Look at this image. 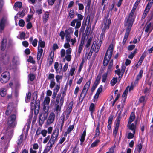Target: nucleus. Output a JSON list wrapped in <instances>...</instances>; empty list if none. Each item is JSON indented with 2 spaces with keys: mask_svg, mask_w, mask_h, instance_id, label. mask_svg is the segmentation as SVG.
Masks as SVG:
<instances>
[{
  "mask_svg": "<svg viewBox=\"0 0 153 153\" xmlns=\"http://www.w3.org/2000/svg\"><path fill=\"white\" fill-rule=\"evenodd\" d=\"M108 73H105L102 75V82H105L107 79Z\"/></svg>",
  "mask_w": 153,
  "mask_h": 153,
  "instance_id": "nucleus-33",
  "label": "nucleus"
},
{
  "mask_svg": "<svg viewBox=\"0 0 153 153\" xmlns=\"http://www.w3.org/2000/svg\"><path fill=\"white\" fill-rule=\"evenodd\" d=\"M55 116L53 112H51L49 116L48 119L47 121V124L50 125L53 123L54 121Z\"/></svg>",
  "mask_w": 153,
  "mask_h": 153,
  "instance_id": "nucleus-11",
  "label": "nucleus"
},
{
  "mask_svg": "<svg viewBox=\"0 0 153 153\" xmlns=\"http://www.w3.org/2000/svg\"><path fill=\"white\" fill-rule=\"evenodd\" d=\"M16 110L15 106L12 102H10L9 103L7 109L6 111V114L7 115H9L11 113H14L16 112Z\"/></svg>",
  "mask_w": 153,
  "mask_h": 153,
  "instance_id": "nucleus-4",
  "label": "nucleus"
},
{
  "mask_svg": "<svg viewBox=\"0 0 153 153\" xmlns=\"http://www.w3.org/2000/svg\"><path fill=\"white\" fill-rule=\"evenodd\" d=\"M153 3V0H150L147 5V7H148V8H150Z\"/></svg>",
  "mask_w": 153,
  "mask_h": 153,
  "instance_id": "nucleus-64",
  "label": "nucleus"
},
{
  "mask_svg": "<svg viewBox=\"0 0 153 153\" xmlns=\"http://www.w3.org/2000/svg\"><path fill=\"white\" fill-rule=\"evenodd\" d=\"M65 34L64 31H62L60 32L59 33V36L61 37L62 40H63L64 39Z\"/></svg>",
  "mask_w": 153,
  "mask_h": 153,
  "instance_id": "nucleus-51",
  "label": "nucleus"
},
{
  "mask_svg": "<svg viewBox=\"0 0 153 153\" xmlns=\"http://www.w3.org/2000/svg\"><path fill=\"white\" fill-rule=\"evenodd\" d=\"M65 58L67 61H70L71 59V56L70 54L66 55L65 56Z\"/></svg>",
  "mask_w": 153,
  "mask_h": 153,
  "instance_id": "nucleus-63",
  "label": "nucleus"
},
{
  "mask_svg": "<svg viewBox=\"0 0 153 153\" xmlns=\"http://www.w3.org/2000/svg\"><path fill=\"white\" fill-rule=\"evenodd\" d=\"M50 101V98L48 97H46L44 99L43 103L44 105H46L48 106L49 105Z\"/></svg>",
  "mask_w": 153,
  "mask_h": 153,
  "instance_id": "nucleus-31",
  "label": "nucleus"
},
{
  "mask_svg": "<svg viewBox=\"0 0 153 153\" xmlns=\"http://www.w3.org/2000/svg\"><path fill=\"white\" fill-rule=\"evenodd\" d=\"M73 29L72 27H69L65 31V36H71L73 32Z\"/></svg>",
  "mask_w": 153,
  "mask_h": 153,
  "instance_id": "nucleus-13",
  "label": "nucleus"
},
{
  "mask_svg": "<svg viewBox=\"0 0 153 153\" xmlns=\"http://www.w3.org/2000/svg\"><path fill=\"white\" fill-rule=\"evenodd\" d=\"M91 79L88 81L85 84L83 89L84 90H87V91L89 88L91 84Z\"/></svg>",
  "mask_w": 153,
  "mask_h": 153,
  "instance_id": "nucleus-24",
  "label": "nucleus"
},
{
  "mask_svg": "<svg viewBox=\"0 0 153 153\" xmlns=\"http://www.w3.org/2000/svg\"><path fill=\"white\" fill-rule=\"evenodd\" d=\"M119 126H115V129L113 132V135L114 137H116V136L118 130V129Z\"/></svg>",
  "mask_w": 153,
  "mask_h": 153,
  "instance_id": "nucleus-53",
  "label": "nucleus"
},
{
  "mask_svg": "<svg viewBox=\"0 0 153 153\" xmlns=\"http://www.w3.org/2000/svg\"><path fill=\"white\" fill-rule=\"evenodd\" d=\"M105 33V29H102V33H101V34H100V40H99V42L102 43V41L103 37L104 36Z\"/></svg>",
  "mask_w": 153,
  "mask_h": 153,
  "instance_id": "nucleus-27",
  "label": "nucleus"
},
{
  "mask_svg": "<svg viewBox=\"0 0 153 153\" xmlns=\"http://www.w3.org/2000/svg\"><path fill=\"white\" fill-rule=\"evenodd\" d=\"M113 65L109 64L108 66V68L107 72L106 73H107L108 74H109L110 73L112 70V67Z\"/></svg>",
  "mask_w": 153,
  "mask_h": 153,
  "instance_id": "nucleus-55",
  "label": "nucleus"
},
{
  "mask_svg": "<svg viewBox=\"0 0 153 153\" xmlns=\"http://www.w3.org/2000/svg\"><path fill=\"white\" fill-rule=\"evenodd\" d=\"M49 13L48 12H46L44 14V15L43 16V22L45 23L47 22V21L48 20L49 18Z\"/></svg>",
  "mask_w": 153,
  "mask_h": 153,
  "instance_id": "nucleus-18",
  "label": "nucleus"
},
{
  "mask_svg": "<svg viewBox=\"0 0 153 153\" xmlns=\"http://www.w3.org/2000/svg\"><path fill=\"white\" fill-rule=\"evenodd\" d=\"M121 119V117L120 116V114L119 113L118 116L117 117V121L116 124V126H119L120 122Z\"/></svg>",
  "mask_w": 153,
  "mask_h": 153,
  "instance_id": "nucleus-45",
  "label": "nucleus"
},
{
  "mask_svg": "<svg viewBox=\"0 0 153 153\" xmlns=\"http://www.w3.org/2000/svg\"><path fill=\"white\" fill-rule=\"evenodd\" d=\"M73 105V102L72 101L68 105V106L67 108V109L66 111H69L70 112H71L72 109V106Z\"/></svg>",
  "mask_w": 153,
  "mask_h": 153,
  "instance_id": "nucleus-32",
  "label": "nucleus"
},
{
  "mask_svg": "<svg viewBox=\"0 0 153 153\" xmlns=\"http://www.w3.org/2000/svg\"><path fill=\"white\" fill-rule=\"evenodd\" d=\"M12 62L14 65H17L19 62V59L18 57L17 56H14Z\"/></svg>",
  "mask_w": 153,
  "mask_h": 153,
  "instance_id": "nucleus-29",
  "label": "nucleus"
},
{
  "mask_svg": "<svg viewBox=\"0 0 153 153\" xmlns=\"http://www.w3.org/2000/svg\"><path fill=\"white\" fill-rule=\"evenodd\" d=\"M48 114L49 113H45L44 112H43L42 113H40V114H42V116L43 115V118H44V120H46L48 117Z\"/></svg>",
  "mask_w": 153,
  "mask_h": 153,
  "instance_id": "nucleus-58",
  "label": "nucleus"
},
{
  "mask_svg": "<svg viewBox=\"0 0 153 153\" xmlns=\"http://www.w3.org/2000/svg\"><path fill=\"white\" fill-rule=\"evenodd\" d=\"M151 23H149L147 25L145 30V31L146 32H147L149 31H150V32L151 31L152 29H151Z\"/></svg>",
  "mask_w": 153,
  "mask_h": 153,
  "instance_id": "nucleus-35",
  "label": "nucleus"
},
{
  "mask_svg": "<svg viewBox=\"0 0 153 153\" xmlns=\"http://www.w3.org/2000/svg\"><path fill=\"white\" fill-rule=\"evenodd\" d=\"M100 142V140H97L95 142H94L91 144V147H93L97 146L98 143Z\"/></svg>",
  "mask_w": 153,
  "mask_h": 153,
  "instance_id": "nucleus-50",
  "label": "nucleus"
},
{
  "mask_svg": "<svg viewBox=\"0 0 153 153\" xmlns=\"http://www.w3.org/2000/svg\"><path fill=\"white\" fill-rule=\"evenodd\" d=\"M128 127L129 129L133 131V133L134 134L135 133L136 126L134 123L131 124V123H128Z\"/></svg>",
  "mask_w": 153,
  "mask_h": 153,
  "instance_id": "nucleus-16",
  "label": "nucleus"
},
{
  "mask_svg": "<svg viewBox=\"0 0 153 153\" xmlns=\"http://www.w3.org/2000/svg\"><path fill=\"white\" fill-rule=\"evenodd\" d=\"M6 43L7 39L4 38L2 41L1 45V49L2 50L4 51L5 50L6 46Z\"/></svg>",
  "mask_w": 153,
  "mask_h": 153,
  "instance_id": "nucleus-12",
  "label": "nucleus"
},
{
  "mask_svg": "<svg viewBox=\"0 0 153 153\" xmlns=\"http://www.w3.org/2000/svg\"><path fill=\"white\" fill-rule=\"evenodd\" d=\"M83 45V43L82 42L79 45L78 51V53L79 54H80L82 50Z\"/></svg>",
  "mask_w": 153,
  "mask_h": 153,
  "instance_id": "nucleus-41",
  "label": "nucleus"
},
{
  "mask_svg": "<svg viewBox=\"0 0 153 153\" xmlns=\"http://www.w3.org/2000/svg\"><path fill=\"white\" fill-rule=\"evenodd\" d=\"M104 24L103 25V27L102 29H105L106 30V29H108L110 27V25L111 23V20L109 18L108 19L104 18L103 20Z\"/></svg>",
  "mask_w": 153,
  "mask_h": 153,
  "instance_id": "nucleus-8",
  "label": "nucleus"
},
{
  "mask_svg": "<svg viewBox=\"0 0 153 153\" xmlns=\"http://www.w3.org/2000/svg\"><path fill=\"white\" fill-rule=\"evenodd\" d=\"M113 116L112 115H110L108 119V125H111L112 121L113 118Z\"/></svg>",
  "mask_w": 153,
  "mask_h": 153,
  "instance_id": "nucleus-56",
  "label": "nucleus"
},
{
  "mask_svg": "<svg viewBox=\"0 0 153 153\" xmlns=\"http://www.w3.org/2000/svg\"><path fill=\"white\" fill-rule=\"evenodd\" d=\"M94 109V105L93 103H91L89 107V110L91 111V114H92Z\"/></svg>",
  "mask_w": 153,
  "mask_h": 153,
  "instance_id": "nucleus-48",
  "label": "nucleus"
},
{
  "mask_svg": "<svg viewBox=\"0 0 153 153\" xmlns=\"http://www.w3.org/2000/svg\"><path fill=\"white\" fill-rule=\"evenodd\" d=\"M96 43V42H94L93 43V44L91 46L90 51L88 55V56H87V59H90V58L92 55V53H93V50H94V48L95 47V45L94 46V45H95Z\"/></svg>",
  "mask_w": 153,
  "mask_h": 153,
  "instance_id": "nucleus-17",
  "label": "nucleus"
},
{
  "mask_svg": "<svg viewBox=\"0 0 153 153\" xmlns=\"http://www.w3.org/2000/svg\"><path fill=\"white\" fill-rule=\"evenodd\" d=\"M113 51V45L112 44H111L107 51L105 57H107V56H108V59H110L112 57Z\"/></svg>",
  "mask_w": 153,
  "mask_h": 153,
  "instance_id": "nucleus-7",
  "label": "nucleus"
},
{
  "mask_svg": "<svg viewBox=\"0 0 153 153\" xmlns=\"http://www.w3.org/2000/svg\"><path fill=\"white\" fill-rule=\"evenodd\" d=\"M54 75L53 74H50L48 77V79L51 80H54Z\"/></svg>",
  "mask_w": 153,
  "mask_h": 153,
  "instance_id": "nucleus-42",
  "label": "nucleus"
},
{
  "mask_svg": "<svg viewBox=\"0 0 153 153\" xmlns=\"http://www.w3.org/2000/svg\"><path fill=\"white\" fill-rule=\"evenodd\" d=\"M6 90L5 88H2L0 91V94L1 97H4L6 94Z\"/></svg>",
  "mask_w": 153,
  "mask_h": 153,
  "instance_id": "nucleus-30",
  "label": "nucleus"
},
{
  "mask_svg": "<svg viewBox=\"0 0 153 153\" xmlns=\"http://www.w3.org/2000/svg\"><path fill=\"white\" fill-rule=\"evenodd\" d=\"M1 77L0 80L1 83H5L9 80L10 75L8 72H5L1 74Z\"/></svg>",
  "mask_w": 153,
  "mask_h": 153,
  "instance_id": "nucleus-5",
  "label": "nucleus"
},
{
  "mask_svg": "<svg viewBox=\"0 0 153 153\" xmlns=\"http://www.w3.org/2000/svg\"><path fill=\"white\" fill-rule=\"evenodd\" d=\"M24 135L22 134L20 136L18 140V142H17V144L18 145H20L22 141V139L23 138Z\"/></svg>",
  "mask_w": 153,
  "mask_h": 153,
  "instance_id": "nucleus-37",
  "label": "nucleus"
},
{
  "mask_svg": "<svg viewBox=\"0 0 153 153\" xmlns=\"http://www.w3.org/2000/svg\"><path fill=\"white\" fill-rule=\"evenodd\" d=\"M129 88V86H127V87L126 88V90L123 92V94L122 95L123 97H126L127 95V94L128 93V89Z\"/></svg>",
  "mask_w": 153,
  "mask_h": 153,
  "instance_id": "nucleus-61",
  "label": "nucleus"
},
{
  "mask_svg": "<svg viewBox=\"0 0 153 153\" xmlns=\"http://www.w3.org/2000/svg\"><path fill=\"white\" fill-rule=\"evenodd\" d=\"M135 118V116L134 115V113L133 112H132L130 116L129 119L128 123H131L133 122Z\"/></svg>",
  "mask_w": 153,
  "mask_h": 153,
  "instance_id": "nucleus-22",
  "label": "nucleus"
},
{
  "mask_svg": "<svg viewBox=\"0 0 153 153\" xmlns=\"http://www.w3.org/2000/svg\"><path fill=\"white\" fill-rule=\"evenodd\" d=\"M65 121V116L60 118L59 120L56 127L53 132L50 138L49 142L47 144L46 149L48 151L50 150L54 144L55 142L57 141L59 135V129L62 131Z\"/></svg>",
  "mask_w": 153,
  "mask_h": 153,
  "instance_id": "nucleus-1",
  "label": "nucleus"
},
{
  "mask_svg": "<svg viewBox=\"0 0 153 153\" xmlns=\"http://www.w3.org/2000/svg\"><path fill=\"white\" fill-rule=\"evenodd\" d=\"M22 6V4L20 2H17L15 3L14 6L15 7L20 8Z\"/></svg>",
  "mask_w": 153,
  "mask_h": 153,
  "instance_id": "nucleus-40",
  "label": "nucleus"
},
{
  "mask_svg": "<svg viewBox=\"0 0 153 153\" xmlns=\"http://www.w3.org/2000/svg\"><path fill=\"white\" fill-rule=\"evenodd\" d=\"M76 22V24L75 27V28L76 29L79 28L81 25V21L79 19H77Z\"/></svg>",
  "mask_w": 153,
  "mask_h": 153,
  "instance_id": "nucleus-38",
  "label": "nucleus"
},
{
  "mask_svg": "<svg viewBox=\"0 0 153 153\" xmlns=\"http://www.w3.org/2000/svg\"><path fill=\"white\" fill-rule=\"evenodd\" d=\"M56 83L54 80L51 81V83L50 85V87L51 88H53L55 85Z\"/></svg>",
  "mask_w": 153,
  "mask_h": 153,
  "instance_id": "nucleus-59",
  "label": "nucleus"
},
{
  "mask_svg": "<svg viewBox=\"0 0 153 153\" xmlns=\"http://www.w3.org/2000/svg\"><path fill=\"white\" fill-rule=\"evenodd\" d=\"M135 11V10L132 9L129 14L128 17L126 18L124 24L125 26H129V27L132 26L134 21V15Z\"/></svg>",
  "mask_w": 153,
  "mask_h": 153,
  "instance_id": "nucleus-3",
  "label": "nucleus"
},
{
  "mask_svg": "<svg viewBox=\"0 0 153 153\" xmlns=\"http://www.w3.org/2000/svg\"><path fill=\"white\" fill-rule=\"evenodd\" d=\"M42 116V114H39V123L40 125H42L44 123L45 121Z\"/></svg>",
  "mask_w": 153,
  "mask_h": 153,
  "instance_id": "nucleus-23",
  "label": "nucleus"
},
{
  "mask_svg": "<svg viewBox=\"0 0 153 153\" xmlns=\"http://www.w3.org/2000/svg\"><path fill=\"white\" fill-rule=\"evenodd\" d=\"M91 40L92 39L91 38H90L88 39L87 42V43L85 45V47L86 48H88L90 46Z\"/></svg>",
  "mask_w": 153,
  "mask_h": 153,
  "instance_id": "nucleus-62",
  "label": "nucleus"
},
{
  "mask_svg": "<svg viewBox=\"0 0 153 153\" xmlns=\"http://www.w3.org/2000/svg\"><path fill=\"white\" fill-rule=\"evenodd\" d=\"M31 94L30 92H28L27 94H26L25 98V101L26 102H30L31 98Z\"/></svg>",
  "mask_w": 153,
  "mask_h": 153,
  "instance_id": "nucleus-25",
  "label": "nucleus"
},
{
  "mask_svg": "<svg viewBox=\"0 0 153 153\" xmlns=\"http://www.w3.org/2000/svg\"><path fill=\"white\" fill-rule=\"evenodd\" d=\"M25 23V21L23 19H20L19 21V25L21 27H23L24 26Z\"/></svg>",
  "mask_w": 153,
  "mask_h": 153,
  "instance_id": "nucleus-49",
  "label": "nucleus"
},
{
  "mask_svg": "<svg viewBox=\"0 0 153 153\" xmlns=\"http://www.w3.org/2000/svg\"><path fill=\"white\" fill-rule=\"evenodd\" d=\"M16 119V116L15 114L11 115L8 118V125L10 127L13 128L15 126L14 123Z\"/></svg>",
  "mask_w": 153,
  "mask_h": 153,
  "instance_id": "nucleus-6",
  "label": "nucleus"
},
{
  "mask_svg": "<svg viewBox=\"0 0 153 153\" xmlns=\"http://www.w3.org/2000/svg\"><path fill=\"white\" fill-rule=\"evenodd\" d=\"M74 128V126L73 125H70L67 130V132L69 134L73 130Z\"/></svg>",
  "mask_w": 153,
  "mask_h": 153,
  "instance_id": "nucleus-47",
  "label": "nucleus"
},
{
  "mask_svg": "<svg viewBox=\"0 0 153 153\" xmlns=\"http://www.w3.org/2000/svg\"><path fill=\"white\" fill-rule=\"evenodd\" d=\"M38 51L37 54V59L38 60H39L42 56L43 50L42 48H40L39 47H38Z\"/></svg>",
  "mask_w": 153,
  "mask_h": 153,
  "instance_id": "nucleus-15",
  "label": "nucleus"
},
{
  "mask_svg": "<svg viewBox=\"0 0 153 153\" xmlns=\"http://www.w3.org/2000/svg\"><path fill=\"white\" fill-rule=\"evenodd\" d=\"M117 78H114L111 81V85L114 86L117 82Z\"/></svg>",
  "mask_w": 153,
  "mask_h": 153,
  "instance_id": "nucleus-43",
  "label": "nucleus"
},
{
  "mask_svg": "<svg viewBox=\"0 0 153 153\" xmlns=\"http://www.w3.org/2000/svg\"><path fill=\"white\" fill-rule=\"evenodd\" d=\"M101 74H99L98 75L94 83L96 84L97 85H98L101 78Z\"/></svg>",
  "mask_w": 153,
  "mask_h": 153,
  "instance_id": "nucleus-28",
  "label": "nucleus"
},
{
  "mask_svg": "<svg viewBox=\"0 0 153 153\" xmlns=\"http://www.w3.org/2000/svg\"><path fill=\"white\" fill-rule=\"evenodd\" d=\"M74 10H70L69 13V16L71 18H72L74 17Z\"/></svg>",
  "mask_w": 153,
  "mask_h": 153,
  "instance_id": "nucleus-57",
  "label": "nucleus"
},
{
  "mask_svg": "<svg viewBox=\"0 0 153 153\" xmlns=\"http://www.w3.org/2000/svg\"><path fill=\"white\" fill-rule=\"evenodd\" d=\"M105 33V29H102V33H101V34H100V40H99V42L102 43V41L103 37L104 36Z\"/></svg>",
  "mask_w": 153,
  "mask_h": 153,
  "instance_id": "nucleus-26",
  "label": "nucleus"
},
{
  "mask_svg": "<svg viewBox=\"0 0 153 153\" xmlns=\"http://www.w3.org/2000/svg\"><path fill=\"white\" fill-rule=\"evenodd\" d=\"M126 31L124 37L123 43L124 45L126 43L127 38L130 32L131 31V28L132 27H129V26H126Z\"/></svg>",
  "mask_w": 153,
  "mask_h": 153,
  "instance_id": "nucleus-9",
  "label": "nucleus"
},
{
  "mask_svg": "<svg viewBox=\"0 0 153 153\" xmlns=\"http://www.w3.org/2000/svg\"><path fill=\"white\" fill-rule=\"evenodd\" d=\"M6 20L4 18H2L0 23V29L3 30L5 27V24Z\"/></svg>",
  "mask_w": 153,
  "mask_h": 153,
  "instance_id": "nucleus-19",
  "label": "nucleus"
},
{
  "mask_svg": "<svg viewBox=\"0 0 153 153\" xmlns=\"http://www.w3.org/2000/svg\"><path fill=\"white\" fill-rule=\"evenodd\" d=\"M28 61L33 63L35 64V61L33 59V57L31 56H29V59H28Z\"/></svg>",
  "mask_w": 153,
  "mask_h": 153,
  "instance_id": "nucleus-54",
  "label": "nucleus"
},
{
  "mask_svg": "<svg viewBox=\"0 0 153 153\" xmlns=\"http://www.w3.org/2000/svg\"><path fill=\"white\" fill-rule=\"evenodd\" d=\"M49 105H44V106L43 108V112L45 113H49L48 110H49Z\"/></svg>",
  "mask_w": 153,
  "mask_h": 153,
  "instance_id": "nucleus-39",
  "label": "nucleus"
},
{
  "mask_svg": "<svg viewBox=\"0 0 153 153\" xmlns=\"http://www.w3.org/2000/svg\"><path fill=\"white\" fill-rule=\"evenodd\" d=\"M87 20H88V25H87L86 27L85 32L86 33V35H88L90 32L91 26V24H89L90 20V16L89 15H88L86 18V22H87Z\"/></svg>",
  "mask_w": 153,
  "mask_h": 153,
  "instance_id": "nucleus-10",
  "label": "nucleus"
},
{
  "mask_svg": "<svg viewBox=\"0 0 153 153\" xmlns=\"http://www.w3.org/2000/svg\"><path fill=\"white\" fill-rule=\"evenodd\" d=\"M45 42L41 40H39L38 42V47H40L41 48H44L45 46Z\"/></svg>",
  "mask_w": 153,
  "mask_h": 153,
  "instance_id": "nucleus-34",
  "label": "nucleus"
},
{
  "mask_svg": "<svg viewBox=\"0 0 153 153\" xmlns=\"http://www.w3.org/2000/svg\"><path fill=\"white\" fill-rule=\"evenodd\" d=\"M114 4H112V8H111V9H109L107 16L104 18H106V19H108L109 18V14H110V15H111V11H112V9L114 7Z\"/></svg>",
  "mask_w": 153,
  "mask_h": 153,
  "instance_id": "nucleus-44",
  "label": "nucleus"
},
{
  "mask_svg": "<svg viewBox=\"0 0 153 153\" xmlns=\"http://www.w3.org/2000/svg\"><path fill=\"white\" fill-rule=\"evenodd\" d=\"M137 52L136 49H135L133 52H131V54L128 56V58L132 59L135 55Z\"/></svg>",
  "mask_w": 153,
  "mask_h": 153,
  "instance_id": "nucleus-46",
  "label": "nucleus"
},
{
  "mask_svg": "<svg viewBox=\"0 0 153 153\" xmlns=\"http://www.w3.org/2000/svg\"><path fill=\"white\" fill-rule=\"evenodd\" d=\"M28 77L30 80L32 81L34 80L35 76L33 74H30L28 75Z\"/></svg>",
  "mask_w": 153,
  "mask_h": 153,
  "instance_id": "nucleus-52",
  "label": "nucleus"
},
{
  "mask_svg": "<svg viewBox=\"0 0 153 153\" xmlns=\"http://www.w3.org/2000/svg\"><path fill=\"white\" fill-rule=\"evenodd\" d=\"M37 92H34L32 99L30 104L31 110H34V113L37 114L39 113L40 107V101L39 99L37 100Z\"/></svg>",
  "mask_w": 153,
  "mask_h": 153,
  "instance_id": "nucleus-2",
  "label": "nucleus"
},
{
  "mask_svg": "<svg viewBox=\"0 0 153 153\" xmlns=\"http://www.w3.org/2000/svg\"><path fill=\"white\" fill-rule=\"evenodd\" d=\"M100 126V123L99 122L98 123V124L97 125V127L96 128V131H95V137H98L100 134V131H99V128Z\"/></svg>",
  "mask_w": 153,
  "mask_h": 153,
  "instance_id": "nucleus-21",
  "label": "nucleus"
},
{
  "mask_svg": "<svg viewBox=\"0 0 153 153\" xmlns=\"http://www.w3.org/2000/svg\"><path fill=\"white\" fill-rule=\"evenodd\" d=\"M110 60V59H107V57H104L103 61V65L104 66H106L107 65Z\"/></svg>",
  "mask_w": 153,
  "mask_h": 153,
  "instance_id": "nucleus-36",
  "label": "nucleus"
},
{
  "mask_svg": "<svg viewBox=\"0 0 153 153\" xmlns=\"http://www.w3.org/2000/svg\"><path fill=\"white\" fill-rule=\"evenodd\" d=\"M102 86L101 85L100 87L98 89L97 93L100 94L102 91Z\"/></svg>",
  "mask_w": 153,
  "mask_h": 153,
  "instance_id": "nucleus-60",
  "label": "nucleus"
},
{
  "mask_svg": "<svg viewBox=\"0 0 153 153\" xmlns=\"http://www.w3.org/2000/svg\"><path fill=\"white\" fill-rule=\"evenodd\" d=\"M54 53L52 51L51 52L49 56V66H51L52 64L54 58Z\"/></svg>",
  "mask_w": 153,
  "mask_h": 153,
  "instance_id": "nucleus-14",
  "label": "nucleus"
},
{
  "mask_svg": "<svg viewBox=\"0 0 153 153\" xmlns=\"http://www.w3.org/2000/svg\"><path fill=\"white\" fill-rule=\"evenodd\" d=\"M87 91H88L87 90H84L83 89H82V92L80 95V98H79V101L80 100V98L82 97L83 94H84V96L83 97H82V98L81 100L80 101V102H82V101L83 100V99L85 97V96H86V95Z\"/></svg>",
  "mask_w": 153,
  "mask_h": 153,
  "instance_id": "nucleus-20",
  "label": "nucleus"
}]
</instances>
